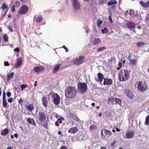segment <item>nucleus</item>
<instances>
[{
    "label": "nucleus",
    "instance_id": "obj_18",
    "mask_svg": "<svg viewBox=\"0 0 149 149\" xmlns=\"http://www.w3.org/2000/svg\"><path fill=\"white\" fill-rule=\"evenodd\" d=\"M74 120L76 122V125L77 126V127H80V125H81L83 123L82 121L81 120H80L78 116H76V117H74Z\"/></svg>",
    "mask_w": 149,
    "mask_h": 149
},
{
    "label": "nucleus",
    "instance_id": "obj_57",
    "mask_svg": "<svg viewBox=\"0 0 149 149\" xmlns=\"http://www.w3.org/2000/svg\"><path fill=\"white\" fill-rule=\"evenodd\" d=\"M4 65L6 66H9V64L8 61H5L4 62Z\"/></svg>",
    "mask_w": 149,
    "mask_h": 149
},
{
    "label": "nucleus",
    "instance_id": "obj_39",
    "mask_svg": "<svg viewBox=\"0 0 149 149\" xmlns=\"http://www.w3.org/2000/svg\"><path fill=\"white\" fill-rule=\"evenodd\" d=\"M106 49L105 47H101L98 48L97 49V52L102 51Z\"/></svg>",
    "mask_w": 149,
    "mask_h": 149
},
{
    "label": "nucleus",
    "instance_id": "obj_11",
    "mask_svg": "<svg viewBox=\"0 0 149 149\" xmlns=\"http://www.w3.org/2000/svg\"><path fill=\"white\" fill-rule=\"evenodd\" d=\"M72 5L75 10H79L80 8V5L78 0H72Z\"/></svg>",
    "mask_w": 149,
    "mask_h": 149
},
{
    "label": "nucleus",
    "instance_id": "obj_46",
    "mask_svg": "<svg viewBox=\"0 0 149 149\" xmlns=\"http://www.w3.org/2000/svg\"><path fill=\"white\" fill-rule=\"evenodd\" d=\"M3 38L4 40L5 41H7L8 40V37L7 35L6 34H5L3 35Z\"/></svg>",
    "mask_w": 149,
    "mask_h": 149
},
{
    "label": "nucleus",
    "instance_id": "obj_27",
    "mask_svg": "<svg viewBox=\"0 0 149 149\" xmlns=\"http://www.w3.org/2000/svg\"><path fill=\"white\" fill-rule=\"evenodd\" d=\"M61 119H64L63 117H61V118H58L57 121L55 122V125L56 126L58 127L59 126V124H61L62 121Z\"/></svg>",
    "mask_w": 149,
    "mask_h": 149
},
{
    "label": "nucleus",
    "instance_id": "obj_32",
    "mask_svg": "<svg viewBox=\"0 0 149 149\" xmlns=\"http://www.w3.org/2000/svg\"><path fill=\"white\" fill-rule=\"evenodd\" d=\"M97 127L96 125H91L90 127V130H97Z\"/></svg>",
    "mask_w": 149,
    "mask_h": 149
},
{
    "label": "nucleus",
    "instance_id": "obj_41",
    "mask_svg": "<svg viewBox=\"0 0 149 149\" xmlns=\"http://www.w3.org/2000/svg\"><path fill=\"white\" fill-rule=\"evenodd\" d=\"M27 86V85H26V84H23L21 85L20 86V87L21 88V90L22 91Z\"/></svg>",
    "mask_w": 149,
    "mask_h": 149
},
{
    "label": "nucleus",
    "instance_id": "obj_10",
    "mask_svg": "<svg viewBox=\"0 0 149 149\" xmlns=\"http://www.w3.org/2000/svg\"><path fill=\"white\" fill-rule=\"evenodd\" d=\"M29 8L26 5H24L20 8L19 13L21 14H25L28 10Z\"/></svg>",
    "mask_w": 149,
    "mask_h": 149
},
{
    "label": "nucleus",
    "instance_id": "obj_33",
    "mask_svg": "<svg viewBox=\"0 0 149 149\" xmlns=\"http://www.w3.org/2000/svg\"><path fill=\"white\" fill-rule=\"evenodd\" d=\"M97 26L100 27L101 26V25L102 23V20H100V18H99L98 19L97 21Z\"/></svg>",
    "mask_w": 149,
    "mask_h": 149
},
{
    "label": "nucleus",
    "instance_id": "obj_60",
    "mask_svg": "<svg viewBox=\"0 0 149 149\" xmlns=\"http://www.w3.org/2000/svg\"><path fill=\"white\" fill-rule=\"evenodd\" d=\"M109 20L110 21V22L111 23H112L113 22V21L112 20V18H111V15H110L109 17Z\"/></svg>",
    "mask_w": 149,
    "mask_h": 149
},
{
    "label": "nucleus",
    "instance_id": "obj_34",
    "mask_svg": "<svg viewBox=\"0 0 149 149\" xmlns=\"http://www.w3.org/2000/svg\"><path fill=\"white\" fill-rule=\"evenodd\" d=\"M101 40L100 38L95 39L94 41L93 42V45H94L99 44Z\"/></svg>",
    "mask_w": 149,
    "mask_h": 149
},
{
    "label": "nucleus",
    "instance_id": "obj_20",
    "mask_svg": "<svg viewBox=\"0 0 149 149\" xmlns=\"http://www.w3.org/2000/svg\"><path fill=\"white\" fill-rule=\"evenodd\" d=\"M61 65V64L56 65L52 70V73H56L59 70L60 67Z\"/></svg>",
    "mask_w": 149,
    "mask_h": 149
},
{
    "label": "nucleus",
    "instance_id": "obj_35",
    "mask_svg": "<svg viewBox=\"0 0 149 149\" xmlns=\"http://www.w3.org/2000/svg\"><path fill=\"white\" fill-rule=\"evenodd\" d=\"M1 8L3 10H5L6 9H7L8 6L6 5V3H4L2 4Z\"/></svg>",
    "mask_w": 149,
    "mask_h": 149
},
{
    "label": "nucleus",
    "instance_id": "obj_2",
    "mask_svg": "<svg viewBox=\"0 0 149 149\" xmlns=\"http://www.w3.org/2000/svg\"><path fill=\"white\" fill-rule=\"evenodd\" d=\"M130 71L127 69H122L118 74V79L120 81H124L127 80L130 78Z\"/></svg>",
    "mask_w": 149,
    "mask_h": 149
},
{
    "label": "nucleus",
    "instance_id": "obj_24",
    "mask_svg": "<svg viewBox=\"0 0 149 149\" xmlns=\"http://www.w3.org/2000/svg\"><path fill=\"white\" fill-rule=\"evenodd\" d=\"M78 130V129L76 127L71 128L68 131V132L74 134L76 133Z\"/></svg>",
    "mask_w": 149,
    "mask_h": 149
},
{
    "label": "nucleus",
    "instance_id": "obj_54",
    "mask_svg": "<svg viewBox=\"0 0 149 149\" xmlns=\"http://www.w3.org/2000/svg\"><path fill=\"white\" fill-rule=\"evenodd\" d=\"M15 6H14V5L12 7V8H11V10H12V12H14L15 11Z\"/></svg>",
    "mask_w": 149,
    "mask_h": 149
},
{
    "label": "nucleus",
    "instance_id": "obj_19",
    "mask_svg": "<svg viewBox=\"0 0 149 149\" xmlns=\"http://www.w3.org/2000/svg\"><path fill=\"white\" fill-rule=\"evenodd\" d=\"M22 60L21 58L19 57L17 59V62L14 65V67L16 68L21 65L22 64Z\"/></svg>",
    "mask_w": 149,
    "mask_h": 149
},
{
    "label": "nucleus",
    "instance_id": "obj_45",
    "mask_svg": "<svg viewBox=\"0 0 149 149\" xmlns=\"http://www.w3.org/2000/svg\"><path fill=\"white\" fill-rule=\"evenodd\" d=\"M107 0H100L99 4V5H102Z\"/></svg>",
    "mask_w": 149,
    "mask_h": 149
},
{
    "label": "nucleus",
    "instance_id": "obj_12",
    "mask_svg": "<svg viewBox=\"0 0 149 149\" xmlns=\"http://www.w3.org/2000/svg\"><path fill=\"white\" fill-rule=\"evenodd\" d=\"M125 26L129 30L131 31L134 28L135 24L132 22L129 21L125 24Z\"/></svg>",
    "mask_w": 149,
    "mask_h": 149
},
{
    "label": "nucleus",
    "instance_id": "obj_5",
    "mask_svg": "<svg viewBox=\"0 0 149 149\" xmlns=\"http://www.w3.org/2000/svg\"><path fill=\"white\" fill-rule=\"evenodd\" d=\"M136 84L137 85L138 90L141 92H144L148 89V85L145 82H143L141 81H137Z\"/></svg>",
    "mask_w": 149,
    "mask_h": 149
},
{
    "label": "nucleus",
    "instance_id": "obj_6",
    "mask_svg": "<svg viewBox=\"0 0 149 149\" xmlns=\"http://www.w3.org/2000/svg\"><path fill=\"white\" fill-rule=\"evenodd\" d=\"M87 89V86L86 83L80 82L78 84V90L81 94L84 93Z\"/></svg>",
    "mask_w": 149,
    "mask_h": 149
},
{
    "label": "nucleus",
    "instance_id": "obj_55",
    "mask_svg": "<svg viewBox=\"0 0 149 149\" xmlns=\"http://www.w3.org/2000/svg\"><path fill=\"white\" fill-rule=\"evenodd\" d=\"M145 5L146 6V7H145L146 8H148L149 7V1L146 2L145 3Z\"/></svg>",
    "mask_w": 149,
    "mask_h": 149
},
{
    "label": "nucleus",
    "instance_id": "obj_38",
    "mask_svg": "<svg viewBox=\"0 0 149 149\" xmlns=\"http://www.w3.org/2000/svg\"><path fill=\"white\" fill-rule=\"evenodd\" d=\"M69 116L72 118H73L74 120V117H76V116L77 117V115H76L75 114H74L73 113H70L69 114Z\"/></svg>",
    "mask_w": 149,
    "mask_h": 149
},
{
    "label": "nucleus",
    "instance_id": "obj_52",
    "mask_svg": "<svg viewBox=\"0 0 149 149\" xmlns=\"http://www.w3.org/2000/svg\"><path fill=\"white\" fill-rule=\"evenodd\" d=\"M11 93H10V92L9 91L8 92L6 93V95H7V96L8 97H9L11 96Z\"/></svg>",
    "mask_w": 149,
    "mask_h": 149
},
{
    "label": "nucleus",
    "instance_id": "obj_56",
    "mask_svg": "<svg viewBox=\"0 0 149 149\" xmlns=\"http://www.w3.org/2000/svg\"><path fill=\"white\" fill-rule=\"evenodd\" d=\"M13 100V98L12 97H10L8 100V102L10 103H11Z\"/></svg>",
    "mask_w": 149,
    "mask_h": 149
},
{
    "label": "nucleus",
    "instance_id": "obj_47",
    "mask_svg": "<svg viewBox=\"0 0 149 149\" xmlns=\"http://www.w3.org/2000/svg\"><path fill=\"white\" fill-rule=\"evenodd\" d=\"M140 4L143 7H146L145 5V3L143 1H140Z\"/></svg>",
    "mask_w": 149,
    "mask_h": 149
},
{
    "label": "nucleus",
    "instance_id": "obj_29",
    "mask_svg": "<svg viewBox=\"0 0 149 149\" xmlns=\"http://www.w3.org/2000/svg\"><path fill=\"white\" fill-rule=\"evenodd\" d=\"M114 98L113 97L109 98L107 99V103L109 104L111 103L113 104H114Z\"/></svg>",
    "mask_w": 149,
    "mask_h": 149
},
{
    "label": "nucleus",
    "instance_id": "obj_7",
    "mask_svg": "<svg viewBox=\"0 0 149 149\" xmlns=\"http://www.w3.org/2000/svg\"><path fill=\"white\" fill-rule=\"evenodd\" d=\"M134 135V132L130 130L126 131L125 134H123V137L125 139H129L133 138Z\"/></svg>",
    "mask_w": 149,
    "mask_h": 149
},
{
    "label": "nucleus",
    "instance_id": "obj_40",
    "mask_svg": "<svg viewBox=\"0 0 149 149\" xmlns=\"http://www.w3.org/2000/svg\"><path fill=\"white\" fill-rule=\"evenodd\" d=\"M3 107H4L5 108H6L7 107V103L6 102V100L3 101Z\"/></svg>",
    "mask_w": 149,
    "mask_h": 149
},
{
    "label": "nucleus",
    "instance_id": "obj_30",
    "mask_svg": "<svg viewBox=\"0 0 149 149\" xmlns=\"http://www.w3.org/2000/svg\"><path fill=\"white\" fill-rule=\"evenodd\" d=\"M14 75V73L12 72L10 74H9L7 76V80L9 81L11 79H12Z\"/></svg>",
    "mask_w": 149,
    "mask_h": 149
},
{
    "label": "nucleus",
    "instance_id": "obj_26",
    "mask_svg": "<svg viewBox=\"0 0 149 149\" xmlns=\"http://www.w3.org/2000/svg\"><path fill=\"white\" fill-rule=\"evenodd\" d=\"M122 101L120 99L117 98H114V104H118L120 105H121Z\"/></svg>",
    "mask_w": 149,
    "mask_h": 149
},
{
    "label": "nucleus",
    "instance_id": "obj_42",
    "mask_svg": "<svg viewBox=\"0 0 149 149\" xmlns=\"http://www.w3.org/2000/svg\"><path fill=\"white\" fill-rule=\"evenodd\" d=\"M20 2L19 1H17L14 4V6L15 7H18L20 6Z\"/></svg>",
    "mask_w": 149,
    "mask_h": 149
},
{
    "label": "nucleus",
    "instance_id": "obj_53",
    "mask_svg": "<svg viewBox=\"0 0 149 149\" xmlns=\"http://www.w3.org/2000/svg\"><path fill=\"white\" fill-rule=\"evenodd\" d=\"M14 51L15 52H19V49L18 47H17L14 49Z\"/></svg>",
    "mask_w": 149,
    "mask_h": 149
},
{
    "label": "nucleus",
    "instance_id": "obj_15",
    "mask_svg": "<svg viewBox=\"0 0 149 149\" xmlns=\"http://www.w3.org/2000/svg\"><path fill=\"white\" fill-rule=\"evenodd\" d=\"M44 69L45 68L43 66H38L34 67L33 70L37 73H38L44 71Z\"/></svg>",
    "mask_w": 149,
    "mask_h": 149
},
{
    "label": "nucleus",
    "instance_id": "obj_22",
    "mask_svg": "<svg viewBox=\"0 0 149 149\" xmlns=\"http://www.w3.org/2000/svg\"><path fill=\"white\" fill-rule=\"evenodd\" d=\"M27 121L28 123L33 126H35L36 125L35 122L33 118H28L27 119Z\"/></svg>",
    "mask_w": 149,
    "mask_h": 149
},
{
    "label": "nucleus",
    "instance_id": "obj_61",
    "mask_svg": "<svg viewBox=\"0 0 149 149\" xmlns=\"http://www.w3.org/2000/svg\"><path fill=\"white\" fill-rule=\"evenodd\" d=\"M58 134L61 135V136H63V134H62L61 132V131H58Z\"/></svg>",
    "mask_w": 149,
    "mask_h": 149
},
{
    "label": "nucleus",
    "instance_id": "obj_3",
    "mask_svg": "<svg viewBox=\"0 0 149 149\" xmlns=\"http://www.w3.org/2000/svg\"><path fill=\"white\" fill-rule=\"evenodd\" d=\"M48 100H51L55 105H58L60 103V97L57 93L53 92L50 93L48 95Z\"/></svg>",
    "mask_w": 149,
    "mask_h": 149
},
{
    "label": "nucleus",
    "instance_id": "obj_59",
    "mask_svg": "<svg viewBox=\"0 0 149 149\" xmlns=\"http://www.w3.org/2000/svg\"><path fill=\"white\" fill-rule=\"evenodd\" d=\"M115 144V141H113V142L111 143V145L112 146H113Z\"/></svg>",
    "mask_w": 149,
    "mask_h": 149
},
{
    "label": "nucleus",
    "instance_id": "obj_8",
    "mask_svg": "<svg viewBox=\"0 0 149 149\" xmlns=\"http://www.w3.org/2000/svg\"><path fill=\"white\" fill-rule=\"evenodd\" d=\"M112 134L111 132L109 130L105 129H102L101 131V135L102 137L104 138H108Z\"/></svg>",
    "mask_w": 149,
    "mask_h": 149
},
{
    "label": "nucleus",
    "instance_id": "obj_51",
    "mask_svg": "<svg viewBox=\"0 0 149 149\" xmlns=\"http://www.w3.org/2000/svg\"><path fill=\"white\" fill-rule=\"evenodd\" d=\"M54 116H55V117L56 118H59L61 117V116L60 115H58V114L55 113V112H54Z\"/></svg>",
    "mask_w": 149,
    "mask_h": 149
},
{
    "label": "nucleus",
    "instance_id": "obj_1",
    "mask_svg": "<svg viewBox=\"0 0 149 149\" xmlns=\"http://www.w3.org/2000/svg\"><path fill=\"white\" fill-rule=\"evenodd\" d=\"M77 93V91L75 87L69 86L66 88L65 95L67 98L72 99L76 95Z\"/></svg>",
    "mask_w": 149,
    "mask_h": 149
},
{
    "label": "nucleus",
    "instance_id": "obj_63",
    "mask_svg": "<svg viewBox=\"0 0 149 149\" xmlns=\"http://www.w3.org/2000/svg\"><path fill=\"white\" fill-rule=\"evenodd\" d=\"M116 131L117 132H120V130L119 129L118 127L116 128Z\"/></svg>",
    "mask_w": 149,
    "mask_h": 149
},
{
    "label": "nucleus",
    "instance_id": "obj_48",
    "mask_svg": "<svg viewBox=\"0 0 149 149\" xmlns=\"http://www.w3.org/2000/svg\"><path fill=\"white\" fill-rule=\"evenodd\" d=\"M8 29L10 30L11 32H13V29H12V26L10 25H9L8 26Z\"/></svg>",
    "mask_w": 149,
    "mask_h": 149
},
{
    "label": "nucleus",
    "instance_id": "obj_4",
    "mask_svg": "<svg viewBox=\"0 0 149 149\" xmlns=\"http://www.w3.org/2000/svg\"><path fill=\"white\" fill-rule=\"evenodd\" d=\"M49 114L47 111H41L39 112L38 118L40 123H45L49 118Z\"/></svg>",
    "mask_w": 149,
    "mask_h": 149
},
{
    "label": "nucleus",
    "instance_id": "obj_50",
    "mask_svg": "<svg viewBox=\"0 0 149 149\" xmlns=\"http://www.w3.org/2000/svg\"><path fill=\"white\" fill-rule=\"evenodd\" d=\"M62 47L64 48L65 49V52H68V49L67 47H66L65 45H63Z\"/></svg>",
    "mask_w": 149,
    "mask_h": 149
},
{
    "label": "nucleus",
    "instance_id": "obj_14",
    "mask_svg": "<svg viewBox=\"0 0 149 149\" xmlns=\"http://www.w3.org/2000/svg\"><path fill=\"white\" fill-rule=\"evenodd\" d=\"M113 84V80L112 79L109 78H105L104 79L103 84L104 85H111Z\"/></svg>",
    "mask_w": 149,
    "mask_h": 149
},
{
    "label": "nucleus",
    "instance_id": "obj_13",
    "mask_svg": "<svg viewBox=\"0 0 149 149\" xmlns=\"http://www.w3.org/2000/svg\"><path fill=\"white\" fill-rule=\"evenodd\" d=\"M97 78H95V79L97 82H100V83L102 84V83L103 80L104 78V76L100 72H99L97 74Z\"/></svg>",
    "mask_w": 149,
    "mask_h": 149
},
{
    "label": "nucleus",
    "instance_id": "obj_28",
    "mask_svg": "<svg viewBox=\"0 0 149 149\" xmlns=\"http://www.w3.org/2000/svg\"><path fill=\"white\" fill-rule=\"evenodd\" d=\"M130 63V65L134 66L136 65V59H130L129 60Z\"/></svg>",
    "mask_w": 149,
    "mask_h": 149
},
{
    "label": "nucleus",
    "instance_id": "obj_37",
    "mask_svg": "<svg viewBox=\"0 0 149 149\" xmlns=\"http://www.w3.org/2000/svg\"><path fill=\"white\" fill-rule=\"evenodd\" d=\"M143 45V42L141 41L137 42L136 43V45L138 47H140Z\"/></svg>",
    "mask_w": 149,
    "mask_h": 149
},
{
    "label": "nucleus",
    "instance_id": "obj_58",
    "mask_svg": "<svg viewBox=\"0 0 149 149\" xmlns=\"http://www.w3.org/2000/svg\"><path fill=\"white\" fill-rule=\"evenodd\" d=\"M60 149H68L65 146H62L60 148Z\"/></svg>",
    "mask_w": 149,
    "mask_h": 149
},
{
    "label": "nucleus",
    "instance_id": "obj_31",
    "mask_svg": "<svg viewBox=\"0 0 149 149\" xmlns=\"http://www.w3.org/2000/svg\"><path fill=\"white\" fill-rule=\"evenodd\" d=\"M145 125L148 126L149 125V115H148L146 118Z\"/></svg>",
    "mask_w": 149,
    "mask_h": 149
},
{
    "label": "nucleus",
    "instance_id": "obj_23",
    "mask_svg": "<svg viewBox=\"0 0 149 149\" xmlns=\"http://www.w3.org/2000/svg\"><path fill=\"white\" fill-rule=\"evenodd\" d=\"M124 93L127 95L128 97L130 98H132L133 95L131 91L128 89H126L125 90Z\"/></svg>",
    "mask_w": 149,
    "mask_h": 149
},
{
    "label": "nucleus",
    "instance_id": "obj_44",
    "mask_svg": "<svg viewBox=\"0 0 149 149\" xmlns=\"http://www.w3.org/2000/svg\"><path fill=\"white\" fill-rule=\"evenodd\" d=\"M102 32L103 34L105 33H107L108 32L107 29L106 28H104V29L102 30Z\"/></svg>",
    "mask_w": 149,
    "mask_h": 149
},
{
    "label": "nucleus",
    "instance_id": "obj_21",
    "mask_svg": "<svg viewBox=\"0 0 149 149\" xmlns=\"http://www.w3.org/2000/svg\"><path fill=\"white\" fill-rule=\"evenodd\" d=\"M9 132V130L8 129L6 128L4 130L1 131V134L2 136H5L7 135Z\"/></svg>",
    "mask_w": 149,
    "mask_h": 149
},
{
    "label": "nucleus",
    "instance_id": "obj_43",
    "mask_svg": "<svg viewBox=\"0 0 149 149\" xmlns=\"http://www.w3.org/2000/svg\"><path fill=\"white\" fill-rule=\"evenodd\" d=\"M24 102V101L23 100L22 98H20L19 100L18 103L21 106H22L23 104V103Z\"/></svg>",
    "mask_w": 149,
    "mask_h": 149
},
{
    "label": "nucleus",
    "instance_id": "obj_9",
    "mask_svg": "<svg viewBox=\"0 0 149 149\" xmlns=\"http://www.w3.org/2000/svg\"><path fill=\"white\" fill-rule=\"evenodd\" d=\"M85 58L84 56H80L79 58H75L73 60V63L77 65H79L82 63Z\"/></svg>",
    "mask_w": 149,
    "mask_h": 149
},
{
    "label": "nucleus",
    "instance_id": "obj_17",
    "mask_svg": "<svg viewBox=\"0 0 149 149\" xmlns=\"http://www.w3.org/2000/svg\"><path fill=\"white\" fill-rule=\"evenodd\" d=\"M43 19V17L42 15H38L37 16H35L34 17V21L37 23L41 22Z\"/></svg>",
    "mask_w": 149,
    "mask_h": 149
},
{
    "label": "nucleus",
    "instance_id": "obj_25",
    "mask_svg": "<svg viewBox=\"0 0 149 149\" xmlns=\"http://www.w3.org/2000/svg\"><path fill=\"white\" fill-rule=\"evenodd\" d=\"M26 107L30 112H31L34 109V107L33 104L27 105L26 106Z\"/></svg>",
    "mask_w": 149,
    "mask_h": 149
},
{
    "label": "nucleus",
    "instance_id": "obj_16",
    "mask_svg": "<svg viewBox=\"0 0 149 149\" xmlns=\"http://www.w3.org/2000/svg\"><path fill=\"white\" fill-rule=\"evenodd\" d=\"M42 104L45 108H47L48 106V101L47 97L44 96L42 98Z\"/></svg>",
    "mask_w": 149,
    "mask_h": 149
},
{
    "label": "nucleus",
    "instance_id": "obj_49",
    "mask_svg": "<svg viewBox=\"0 0 149 149\" xmlns=\"http://www.w3.org/2000/svg\"><path fill=\"white\" fill-rule=\"evenodd\" d=\"M54 112H53L51 114H50V118L51 119H52L54 117H55L54 116Z\"/></svg>",
    "mask_w": 149,
    "mask_h": 149
},
{
    "label": "nucleus",
    "instance_id": "obj_36",
    "mask_svg": "<svg viewBox=\"0 0 149 149\" xmlns=\"http://www.w3.org/2000/svg\"><path fill=\"white\" fill-rule=\"evenodd\" d=\"M117 3V2L116 1H115L113 2L111 1H109L108 3V5L109 6H111L113 4H116Z\"/></svg>",
    "mask_w": 149,
    "mask_h": 149
},
{
    "label": "nucleus",
    "instance_id": "obj_64",
    "mask_svg": "<svg viewBox=\"0 0 149 149\" xmlns=\"http://www.w3.org/2000/svg\"><path fill=\"white\" fill-rule=\"evenodd\" d=\"M100 149H107L105 147L102 146V147H101Z\"/></svg>",
    "mask_w": 149,
    "mask_h": 149
},
{
    "label": "nucleus",
    "instance_id": "obj_62",
    "mask_svg": "<svg viewBox=\"0 0 149 149\" xmlns=\"http://www.w3.org/2000/svg\"><path fill=\"white\" fill-rule=\"evenodd\" d=\"M6 95H3V101L6 100Z\"/></svg>",
    "mask_w": 149,
    "mask_h": 149
}]
</instances>
